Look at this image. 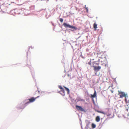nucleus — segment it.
Returning <instances> with one entry per match:
<instances>
[{
	"mask_svg": "<svg viewBox=\"0 0 129 129\" xmlns=\"http://www.w3.org/2000/svg\"><path fill=\"white\" fill-rule=\"evenodd\" d=\"M39 96H38L35 98L34 97H32L30 99H28V100H29V101L25 103L24 104V105H25L26 104H29L30 103L34 102L35 101L36 99L39 98Z\"/></svg>",
	"mask_w": 129,
	"mask_h": 129,
	"instance_id": "nucleus-1",
	"label": "nucleus"
},
{
	"mask_svg": "<svg viewBox=\"0 0 129 129\" xmlns=\"http://www.w3.org/2000/svg\"><path fill=\"white\" fill-rule=\"evenodd\" d=\"M63 25L65 27H68L70 28L73 29L75 30H76L77 29V28L75 27L72 26H71L69 24H67L66 23H64Z\"/></svg>",
	"mask_w": 129,
	"mask_h": 129,
	"instance_id": "nucleus-2",
	"label": "nucleus"
},
{
	"mask_svg": "<svg viewBox=\"0 0 129 129\" xmlns=\"http://www.w3.org/2000/svg\"><path fill=\"white\" fill-rule=\"evenodd\" d=\"M118 92H119V94H120V98H122L123 97H125V98H126L127 96V94H126L125 93L123 92L120 91H118Z\"/></svg>",
	"mask_w": 129,
	"mask_h": 129,
	"instance_id": "nucleus-3",
	"label": "nucleus"
},
{
	"mask_svg": "<svg viewBox=\"0 0 129 129\" xmlns=\"http://www.w3.org/2000/svg\"><path fill=\"white\" fill-rule=\"evenodd\" d=\"M58 87L61 89L60 92H62V93H60L61 94L63 95H65V92L64 89L63 88L62 86L61 85H59L58 86Z\"/></svg>",
	"mask_w": 129,
	"mask_h": 129,
	"instance_id": "nucleus-4",
	"label": "nucleus"
},
{
	"mask_svg": "<svg viewBox=\"0 0 129 129\" xmlns=\"http://www.w3.org/2000/svg\"><path fill=\"white\" fill-rule=\"evenodd\" d=\"M76 108L78 110L82 111H84V109L82 108L81 106L77 105L76 106Z\"/></svg>",
	"mask_w": 129,
	"mask_h": 129,
	"instance_id": "nucleus-5",
	"label": "nucleus"
},
{
	"mask_svg": "<svg viewBox=\"0 0 129 129\" xmlns=\"http://www.w3.org/2000/svg\"><path fill=\"white\" fill-rule=\"evenodd\" d=\"M94 70L95 71L99 70L101 69V67L100 66L96 67L95 65L93 66Z\"/></svg>",
	"mask_w": 129,
	"mask_h": 129,
	"instance_id": "nucleus-6",
	"label": "nucleus"
},
{
	"mask_svg": "<svg viewBox=\"0 0 129 129\" xmlns=\"http://www.w3.org/2000/svg\"><path fill=\"white\" fill-rule=\"evenodd\" d=\"M96 92L95 91L94 94L93 95H91V97L92 98H94L96 96Z\"/></svg>",
	"mask_w": 129,
	"mask_h": 129,
	"instance_id": "nucleus-7",
	"label": "nucleus"
},
{
	"mask_svg": "<svg viewBox=\"0 0 129 129\" xmlns=\"http://www.w3.org/2000/svg\"><path fill=\"white\" fill-rule=\"evenodd\" d=\"M106 114L108 116L110 117L111 114V113L108 110V112Z\"/></svg>",
	"mask_w": 129,
	"mask_h": 129,
	"instance_id": "nucleus-8",
	"label": "nucleus"
},
{
	"mask_svg": "<svg viewBox=\"0 0 129 129\" xmlns=\"http://www.w3.org/2000/svg\"><path fill=\"white\" fill-rule=\"evenodd\" d=\"M100 120V118L99 116H97L95 118V120L97 122H99Z\"/></svg>",
	"mask_w": 129,
	"mask_h": 129,
	"instance_id": "nucleus-9",
	"label": "nucleus"
},
{
	"mask_svg": "<svg viewBox=\"0 0 129 129\" xmlns=\"http://www.w3.org/2000/svg\"><path fill=\"white\" fill-rule=\"evenodd\" d=\"M97 25L96 23H94L93 24V27L94 29H96L97 28Z\"/></svg>",
	"mask_w": 129,
	"mask_h": 129,
	"instance_id": "nucleus-10",
	"label": "nucleus"
},
{
	"mask_svg": "<svg viewBox=\"0 0 129 129\" xmlns=\"http://www.w3.org/2000/svg\"><path fill=\"white\" fill-rule=\"evenodd\" d=\"M63 87L65 88L66 90L67 91L68 94H69L70 92V90L69 89L64 86H63Z\"/></svg>",
	"mask_w": 129,
	"mask_h": 129,
	"instance_id": "nucleus-11",
	"label": "nucleus"
},
{
	"mask_svg": "<svg viewBox=\"0 0 129 129\" xmlns=\"http://www.w3.org/2000/svg\"><path fill=\"white\" fill-rule=\"evenodd\" d=\"M92 63L93 64V66L94 65H95V64L97 65H98L99 64V63H97L96 61H94Z\"/></svg>",
	"mask_w": 129,
	"mask_h": 129,
	"instance_id": "nucleus-12",
	"label": "nucleus"
},
{
	"mask_svg": "<svg viewBox=\"0 0 129 129\" xmlns=\"http://www.w3.org/2000/svg\"><path fill=\"white\" fill-rule=\"evenodd\" d=\"M92 127V128H94L96 127V125L94 123H92L91 125Z\"/></svg>",
	"mask_w": 129,
	"mask_h": 129,
	"instance_id": "nucleus-13",
	"label": "nucleus"
},
{
	"mask_svg": "<svg viewBox=\"0 0 129 129\" xmlns=\"http://www.w3.org/2000/svg\"><path fill=\"white\" fill-rule=\"evenodd\" d=\"M59 21L61 22H62L63 21V19L61 18H60L59 19Z\"/></svg>",
	"mask_w": 129,
	"mask_h": 129,
	"instance_id": "nucleus-14",
	"label": "nucleus"
},
{
	"mask_svg": "<svg viewBox=\"0 0 129 129\" xmlns=\"http://www.w3.org/2000/svg\"><path fill=\"white\" fill-rule=\"evenodd\" d=\"M88 64L90 65V66H91V61L90 60V61L88 62Z\"/></svg>",
	"mask_w": 129,
	"mask_h": 129,
	"instance_id": "nucleus-15",
	"label": "nucleus"
},
{
	"mask_svg": "<svg viewBox=\"0 0 129 129\" xmlns=\"http://www.w3.org/2000/svg\"><path fill=\"white\" fill-rule=\"evenodd\" d=\"M126 110L127 111L129 112V108H128L127 109H126Z\"/></svg>",
	"mask_w": 129,
	"mask_h": 129,
	"instance_id": "nucleus-16",
	"label": "nucleus"
},
{
	"mask_svg": "<svg viewBox=\"0 0 129 129\" xmlns=\"http://www.w3.org/2000/svg\"><path fill=\"white\" fill-rule=\"evenodd\" d=\"M85 8L86 9V12H88V9L87 8V7H85Z\"/></svg>",
	"mask_w": 129,
	"mask_h": 129,
	"instance_id": "nucleus-17",
	"label": "nucleus"
},
{
	"mask_svg": "<svg viewBox=\"0 0 129 129\" xmlns=\"http://www.w3.org/2000/svg\"><path fill=\"white\" fill-rule=\"evenodd\" d=\"M127 118H128V119H129V112L127 114Z\"/></svg>",
	"mask_w": 129,
	"mask_h": 129,
	"instance_id": "nucleus-18",
	"label": "nucleus"
},
{
	"mask_svg": "<svg viewBox=\"0 0 129 129\" xmlns=\"http://www.w3.org/2000/svg\"><path fill=\"white\" fill-rule=\"evenodd\" d=\"M101 113L104 114H106V113L104 112H101Z\"/></svg>",
	"mask_w": 129,
	"mask_h": 129,
	"instance_id": "nucleus-19",
	"label": "nucleus"
},
{
	"mask_svg": "<svg viewBox=\"0 0 129 129\" xmlns=\"http://www.w3.org/2000/svg\"><path fill=\"white\" fill-rule=\"evenodd\" d=\"M101 112L102 111H98V112L99 113H101Z\"/></svg>",
	"mask_w": 129,
	"mask_h": 129,
	"instance_id": "nucleus-20",
	"label": "nucleus"
},
{
	"mask_svg": "<svg viewBox=\"0 0 129 129\" xmlns=\"http://www.w3.org/2000/svg\"><path fill=\"white\" fill-rule=\"evenodd\" d=\"M126 99H125V101L126 102Z\"/></svg>",
	"mask_w": 129,
	"mask_h": 129,
	"instance_id": "nucleus-21",
	"label": "nucleus"
},
{
	"mask_svg": "<svg viewBox=\"0 0 129 129\" xmlns=\"http://www.w3.org/2000/svg\"><path fill=\"white\" fill-rule=\"evenodd\" d=\"M24 107H23V108H24Z\"/></svg>",
	"mask_w": 129,
	"mask_h": 129,
	"instance_id": "nucleus-22",
	"label": "nucleus"
},
{
	"mask_svg": "<svg viewBox=\"0 0 129 129\" xmlns=\"http://www.w3.org/2000/svg\"><path fill=\"white\" fill-rule=\"evenodd\" d=\"M68 76H69V74H68Z\"/></svg>",
	"mask_w": 129,
	"mask_h": 129,
	"instance_id": "nucleus-23",
	"label": "nucleus"
}]
</instances>
